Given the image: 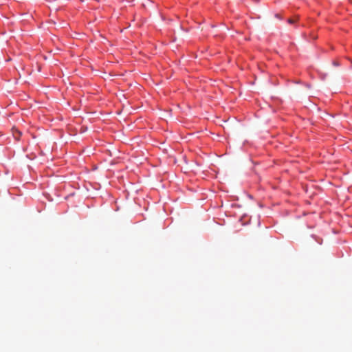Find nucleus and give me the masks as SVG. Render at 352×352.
<instances>
[{"instance_id": "1", "label": "nucleus", "mask_w": 352, "mask_h": 352, "mask_svg": "<svg viewBox=\"0 0 352 352\" xmlns=\"http://www.w3.org/2000/svg\"><path fill=\"white\" fill-rule=\"evenodd\" d=\"M16 132H17L16 135H19V136L16 137L15 134H14V135L16 138H19V137L21 135V133L20 131H17V130H16Z\"/></svg>"}, {"instance_id": "2", "label": "nucleus", "mask_w": 352, "mask_h": 352, "mask_svg": "<svg viewBox=\"0 0 352 352\" xmlns=\"http://www.w3.org/2000/svg\"><path fill=\"white\" fill-rule=\"evenodd\" d=\"M16 132H17L16 135H19V136L16 137L15 134H14V135L16 138H19V137L21 135V133L20 131H17V130H16Z\"/></svg>"}, {"instance_id": "3", "label": "nucleus", "mask_w": 352, "mask_h": 352, "mask_svg": "<svg viewBox=\"0 0 352 352\" xmlns=\"http://www.w3.org/2000/svg\"><path fill=\"white\" fill-rule=\"evenodd\" d=\"M288 22L289 23H294L295 22V20L292 19H288Z\"/></svg>"}, {"instance_id": "4", "label": "nucleus", "mask_w": 352, "mask_h": 352, "mask_svg": "<svg viewBox=\"0 0 352 352\" xmlns=\"http://www.w3.org/2000/svg\"><path fill=\"white\" fill-rule=\"evenodd\" d=\"M333 64L335 66H338L339 65V63L338 62H336V61H333Z\"/></svg>"}, {"instance_id": "5", "label": "nucleus", "mask_w": 352, "mask_h": 352, "mask_svg": "<svg viewBox=\"0 0 352 352\" xmlns=\"http://www.w3.org/2000/svg\"><path fill=\"white\" fill-rule=\"evenodd\" d=\"M349 1L351 2V3H352V0H349Z\"/></svg>"}]
</instances>
